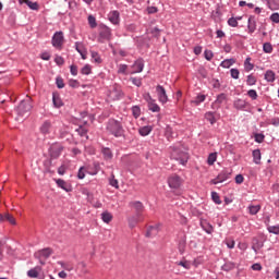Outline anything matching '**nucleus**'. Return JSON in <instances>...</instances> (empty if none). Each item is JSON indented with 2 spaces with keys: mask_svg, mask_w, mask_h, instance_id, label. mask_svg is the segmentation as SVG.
Masks as SVG:
<instances>
[{
  "mask_svg": "<svg viewBox=\"0 0 279 279\" xmlns=\"http://www.w3.org/2000/svg\"><path fill=\"white\" fill-rule=\"evenodd\" d=\"M107 132H109V134H112V136H116V138L125 136V130L123 129V124L114 119L108 121Z\"/></svg>",
  "mask_w": 279,
  "mask_h": 279,
  "instance_id": "1",
  "label": "nucleus"
},
{
  "mask_svg": "<svg viewBox=\"0 0 279 279\" xmlns=\"http://www.w3.org/2000/svg\"><path fill=\"white\" fill-rule=\"evenodd\" d=\"M34 108L32 105V97L26 96V99L22 100L20 105L16 107V113L19 117H25L27 112H29Z\"/></svg>",
  "mask_w": 279,
  "mask_h": 279,
  "instance_id": "2",
  "label": "nucleus"
},
{
  "mask_svg": "<svg viewBox=\"0 0 279 279\" xmlns=\"http://www.w3.org/2000/svg\"><path fill=\"white\" fill-rule=\"evenodd\" d=\"M171 158L178 160L180 165H186L189 162V153L181 150L180 148H173Z\"/></svg>",
  "mask_w": 279,
  "mask_h": 279,
  "instance_id": "3",
  "label": "nucleus"
},
{
  "mask_svg": "<svg viewBox=\"0 0 279 279\" xmlns=\"http://www.w3.org/2000/svg\"><path fill=\"white\" fill-rule=\"evenodd\" d=\"M230 178H232V169H225L217 175V178L210 181V184H221V182H226V180H230Z\"/></svg>",
  "mask_w": 279,
  "mask_h": 279,
  "instance_id": "4",
  "label": "nucleus"
},
{
  "mask_svg": "<svg viewBox=\"0 0 279 279\" xmlns=\"http://www.w3.org/2000/svg\"><path fill=\"white\" fill-rule=\"evenodd\" d=\"M62 45H64V34L62 32L54 33L52 37V46L60 49L62 48Z\"/></svg>",
  "mask_w": 279,
  "mask_h": 279,
  "instance_id": "5",
  "label": "nucleus"
},
{
  "mask_svg": "<svg viewBox=\"0 0 279 279\" xmlns=\"http://www.w3.org/2000/svg\"><path fill=\"white\" fill-rule=\"evenodd\" d=\"M265 239H263V235L255 236L252 239V250L255 252V254H258V250L263 248L265 245Z\"/></svg>",
  "mask_w": 279,
  "mask_h": 279,
  "instance_id": "6",
  "label": "nucleus"
},
{
  "mask_svg": "<svg viewBox=\"0 0 279 279\" xmlns=\"http://www.w3.org/2000/svg\"><path fill=\"white\" fill-rule=\"evenodd\" d=\"M168 184L170 186V189H180V186H182V178H180V175H171L168 179Z\"/></svg>",
  "mask_w": 279,
  "mask_h": 279,
  "instance_id": "7",
  "label": "nucleus"
},
{
  "mask_svg": "<svg viewBox=\"0 0 279 279\" xmlns=\"http://www.w3.org/2000/svg\"><path fill=\"white\" fill-rule=\"evenodd\" d=\"M156 92L158 95V99L161 104H167V101H169V97L167 96V90L165 89V87H162V85H157Z\"/></svg>",
  "mask_w": 279,
  "mask_h": 279,
  "instance_id": "8",
  "label": "nucleus"
},
{
  "mask_svg": "<svg viewBox=\"0 0 279 279\" xmlns=\"http://www.w3.org/2000/svg\"><path fill=\"white\" fill-rule=\"evenodd\" d=\"M110 36H112L110 27L101 26L99 32V43H104V40H110Z\"/></svg>",
  "mask_w": 279,
  "mask_h": 279,
  "instance_id": "9",
  "label": "nucleus"
},
{
  "mask_svg": "<svg viewBox=\"0 0 279 279\" xmlns=\"http://www.w3.org/2000/svg\"><path fill=\"white\" fill-rule=\"evenodd\" d=\"M56 184L57 186H59V189H62L63 191H65V193H71V191H73V187L71 186V184L66 183V181L62 179H57Z\"/></svg>",
  "mask_w": 279,
  "mask_h": 279,
  "instance_id": "10",
  "label": "nucleus"
},
{
  "mask_svg": "<svg viewBox=\"0 0 279 279\" xmlns=\"http://www.w3.org/2000/svg\"><path fill=\"white\" fill-rule=\"evenodd\" d=\"M140 221H143V216H138V214H135L134 216L128 218L130 228H136Z\"/></svg>",
  "mask_w": 279,
  "mask_h": 279,
  "instance_id": "11",
  "label": "nucleus"
},
{
  "mask_svg": "<svg viewBox=\"0 0 279 279\" xmlns=\"http://www.w3.org/2000/svg\"><path fill=\"white\" fill-rule=\"evenodd\" d=\"M130 206L134 207L135 215L143 216V211L145 210V206L140 201L131 202Z\"/></svg>",
  "mask_w": 279,
  "mask_h": 279,
  "instance_id": "12",
  "label": "nucleus"
},
{
  "mask_svg": "<svg viewBox=\"0 0 279 279\" xmlns=\"http://www.w3.org/2000/svg\"><path fill=\"white\" fill-rule=\"evenodd\" d=\"M53 254V250L51 247H46L40 250L38 253H35V258H40L43 256L44 258H49Z\"/></svg>",
  "mask_w": 279,
  "mask_h": 279,
  "instance_id": "13",
  "label": "nucleus"
},
{
  "mask_svg": "<svg viewBox=\"0 0 279 279\" xmlns=\"http://www.w3.org/2000/svg\"><path fill=\"white\" fill-rule=\"evenodd\" d=\"M158 232H160V227L158 225L156 226H149L145 236L147 239H151V236H156L158 234Z\"/></svg>",
  "mask_w": 279,
  "mask_h": 279,
  "instance_id": "14",
  "label": "nucleus"
},
{
  "mask_svg": "<svg viewBox=\"0 0 279 279\" xmlns=\"http://www.w3.org/2000/svg\"><path fill=\"white\" fill-rule=\"evenodd\" d=\"M201 227L207 234H213V232H215V228L206 219H201Z\"/></svg>",
  "mask_w": 279,
  "mask_h": 279,
  "instance_id": "15",
  "label": "nucleus"
},
{
  "mask_svg": "<svg viewBox=\"0 0 279 279\" xmlns=\"http://www.w3.org/2000/svg\"><path fill=\"white\" fill-rule=\"evenodd\" d=\"M247 29L248 34H254L256 32V17L251 15L247 21Z\"/></svg>",
  "mask_w": 279,
  "mask_h": 279,
  "instance_id": "16",
  "label": "nucleus"
},
{
  "mask_svg": "<svg viewBox=\"0 0 279 279\" xmlns=\"http://www.w3.org/2000/svg\"><path fill=\"white\" fill-rule=\"evenodd\" d=\"M52 104H53L54 108H62V106H64L62 98H60V94H58V93L52 94Z\"/></svg>",
  "mask_w": 279,
  "mask_h": 279,
  "instance_id": "17",
  "label": "nucleus"
},
{
  "mask_svg": "<svg viewBox=\"0 0 279 279\" xmlns=\"http://www.w3.org/2000/svg\"><path fill=\"white\" fill-rule=\"evenodd\" d=\"M132 68L134 70V73H143V69H145V63L143 59H138L137 61H135Z\"/></svg>",
  "mask_w": 279,
  "mask_h": 279,
  "instance_id": "18",
  "label": "nucleus"
},
{
  "mask_svg": "<svg viewBox=\"0 0 279 279\" xmlns=\"http://www.w3.org/2000/svg\"><path fill=\"white\" fill-rule=\"evenodd\" d=\"M233 107L236 109V110H245V108H247V101L239 98L236 99L234 102H233Z\"/></svg>",
  "mask_w": 279,
  "mask_h": 279,
  "instance_id": "19",
  "label": "nucleus"
},
{
  "mask_svg": "<svg viewBox=\"0 0 279 279\" xmlns=\"http://www.w3.org/2000/svg\"><path fill=\"white\" fill-rule=\"evenodd\" d=\"M119 11H112L109 13V21L110 23H112L113 25H119Z\"/></svg>",
  "mask_w": 279,
  "mask_h": 279,
  "instance_id": "20",
  "label": "nucleus"
},
{
  "mask_svg": "<svg viewBox=\"0 0 279 279\" xmlns=\"http://www.w3.org/2000/svg\"><path fill=\"white\" fill-rule=\"evenodd\" d=\"M221 104H228V95L221 93L217 96L215 106H221Z\"/></svg>",
  "mask_w": 279,
  "mask_h": 279,
  "instance_id": "21",
  "label": "nucleus"
},
{
  "mask_svg": "<svg viewBox=\"0 0 279 279\" xmlns=\"http://www.w3.org/2000/svg\"><path fill=\"white\" fill-rule=\"evenodd\" d=\"M185 250H186V234H183V236L179 241V252H180V254H184Z\"/></svg>",
  "mask_w": 279,
  "mask_h": 279,
  "instance_id": "22",
  "label": "nucleus"
},
{
  "mask_svg": "<svg viewBox=\"0 0 279 279\" xmlns=\"http://www.w3.org/2000/svg\"><path fill=\"white\" fill-rule=\"evenodd\" d=\"M101 154L105 158V160H112V150L109 147H102Z\"/></svg>",
  "mask_w": 279,
  "mask_h": 279,
  "instance_id": "23",
  "label": "nucleus"
},
{
  "mask_svg": "<svg viewBox=\"0 0 279 279\" xmlns=\"http://www.w3.org/2000/svg\"><path fill=\"white\" fill-rule=\"evenodd\" d=\"M151 130H154V128L146 125V126L140 128L138 132L141 136H149V134L151 133Z\"/></svg>",
  "mask_w": 279,
  "mask_h": 279,
  "instance_id": "24",
  "label": "nucleus"
},
{
  "mask_svg": "<svg viewBox=\"0 0 279 279\" xmlns=\"http://www.w3.org/2000/svg\"><path fill=\"white\" fill-rule=\"evenodd\" d=\"M265 80L266 82H276V72H274L272 70L266 71Z\"/></svg>",
  "mask_w": 279,
  "mask_h": 279,
  "instance_id": "25",
  "label": "nucleus"
},
{
  "mask_svg": "<svg viewBox=\"0 0 279 279\" xmlns=\"http://www.w3.org/2000/svg\"><path fill=\"white\" fill-rule=\"evenodd\" d=\"M236 267V264L232 262H227L221 266L222 271H232Z\"/></svg>",
  "mask_w": 279,
  "mask_h": 279,
  "instance_id": "26",
  "label": "nucleus"
},
{
  "mask_svg": "<svg viewBox=\"0 0 279 279\" xmlns=\"http://www.w3.org/2000/svg\"><path fill=\"white\" fill-rule=\"evenodd\" d=\"M49 130H51V122L45 121L40 128L41 134H49Z\"/></svg>",
  "mask_w": 279,
  "mask_h": 279,
  "instance_id": "27",
  "label": "nucleus"
},
{
  "mask_svg": "<svg viewBox=\"0 0 279 279\" xmlns=\"http://www.w3.org/2000/svg\"><path fill=\"white\" fill-rule=\"evenodd\" d=\"M234 62H236V60L226 59L220 63V66H222V69H230L232 66V64H234Z\"/></svg>",
  "mask_w": 279,
  "mask_h": 279,
  "instance_id": "28",
  "label": "nucleus"
},
{
  "mask_svg": "<svg viewBox=\"0 0 279 279\" xmlns=\"http://www.w3.org/2000/svg\"><path fill=\"white\" fill-rule=\"evenodd\" d=\"M260 149H255L253 150V161L255 162V165H260Z\"/></svg>",
  "mask_w": 279,
  "mask_h": 279,
  "instance_id": "29",
  "label": "nucleus"
},
{
  "mask_svg": "<svg viewBox=\"0 0 279 279\" xmlns=\"http://www.w3.org/2000/svg\"><path fill=\"white\" fill-rule=\"evenodd\" d=\"M251 62H252V58L247 57L244 61V71L250 72L254 69V64Z\"/></svg>",
  "mask_w": 279,
  "mask_h": 279,
  "instance_id": "30",
  "label": "nucleus"
},
{
  "mask_svg": "<svg viewBox=\"0 0 279 279\" xmlns=\"http://www.w3.org/2000/svg\"><path fill=\"white\" fill-rule=\"evenodd\" d=\"M101 219L105 223H110V221H112V214H110L109 211H104L101 214Z\"/></svg>",
  "mask_w": 279,
  "mask_h": 279,
  "instance_id": "31",
  "label": "nucleus"
},
{
  "mask_svg": "<svg viewBox=\"0 0 279 279\" xmlns=\"http://www.w3.org/2000/svg\"><path fill=\"white\" fill-rule=\"evenodd\" d=\"M24 3L31 9V10H39L40 5L38 2H33L32 0H25Z\"/></svg>",
  "mask_w": 279,
  "mask_h": 279,
  "instance_id": "32",
  "label": "nucleus"
},
{
  "mask_svg": "<svg viewBox=\"0 0 279 279\" xmlns=\"http://www.w3.org/2000/svg\"><path fill=\"white\" fill-rule=\"evenodd\" d=\"M148 110L151 112H160V106H158L155 101H149Z\"/></svg>",
  "mask_w": 279,
  "mask_h": 279,
  "instance_id": "33",
  "label": "nucleus"
},
{
  "mask_svg": "<svg viewBox=\"0 0 279 279\" xmlns=\"http://www.w3.org/2000/svg\"><path fill=\"white\" fill-rule=\"evenodd\" d=\"M82 75H90L93 73V68L90 64H85L81 70Z\"/></svg>",
  "mask_w": 279,
  "mask_h": 279,
  "instance_id": "34",
  "label": "nucleus"
},
{
  "mask_svg": "<svg viewBox=\"0 0 279 279\" xmlns=\"http://www.w3.org/2000/svg\"><path fill=\"white\" fill-rule=\"evenodd\" d=\"M76 132L80 136H86V138H88V130L82 125H80L77 129H76Z\"/></svg>",
  "mask_w": 279,
  "mask_h": 279,
  "instance_id": "35",
  "label": "nucleus"
},
{
  "mask_svg": "<svg viewBox=\"0 0 279 279\" xmlns=\"http://www.w3.org/2000/svg\"><path fill=\"white\" fill-rule=\"evenodd\" d=\"M263 51L264 53H271L274 51V46H271V43H265L263 45Z\"/></svg>",
  "mask_w": 279,
  "mask_h": 279,
  "instance_id": "36",
  "label": "nucleus"
},
{
  "mask_svg": "<svg viewBox=\"0 0 279 279\" xmlns=\"http://www.w3.org/2000/svg\"><path fill=\"white\" fill-rule=\"evenodd\" d=\"M205 119L210 122L211 125H215L217 123V120L215 119V114L213 112L205 113Z\"/></svg>",
  "mask_w": 279,
  "mask_h": 279,
  "instance_id": "37",
  "label": "nucleus"
},
{
  "mask_svg": "<svg viewBox=\"0 0 279 279\" xmlns=\"http://www.w3.org/2000/svg\"><path fill=\"white\" fill-rule=\"evenodd\" d=\"M92 58L96 62V64H101L102 60L101 57L99 56V52L97 51H92Z\"/></svg>",
  "mask_w": 279,
  "mask_h": 279,
  "instance_id": "38",
  "label": "nucleus"
},
{
  "mask_svg": "<svg viewBox=\"0 0 279 279\" xmlns=\"http://www.w3.org/2000/svg\"><path fill=\"white\" fill-rule=\"evenodd\" d=\"M250 215H258V211L260 210V205H251L248 207Z\"/></svg>",
  "mask_w": 279,
  "mask_h": 279,
  "instance_id": "39",
  "label": "nucleus"
},
{
  "mask_svg": "<svg viewBox=\"0 0 279 279\" xmlns=\"http://www.w3.org/2000/svg\"><path fill=\"white\" fill-rule=\"evenodd\" d=\"M203 101H206V95H198L192 104H195V106H199Z\"/></svg>",
  "mask_w": 279,
  "mask_h": 279,
  "instance_id": "40",
  "label": "nucleus"
},
{
  "mask_svg": "<svg viewBox=\"0 0 279 279\" xmlns=\"http://www.w3.org/2000/svg\"><path fill=\"white\" fill-rule=\"evenodd\" d=\"M111 95L113 96V99H121L123 97V92L120 89L114 88L111 92Z\"/></svg>",
  "mask_w": 279,
  "mask_h": 279,
  "instance_id": "41",
  "label": "nucleus"
},
{
  "mask_svg": "<svg viewBox=\"0 0 279 279\" xmlns=\"http://www.w3.org/2000/svg\"><path fill=\"white\" fill-rule=\"evenodd\" d=\"M256 82H257L256 76H254L253 74H250L246 78L247 86H254Z\"/></svg>",
  "mask_w": 279,
  "mask_h": 279,
  "instance_id": "42",
  "label": "nucleus"
},
{
  "mask_svg": "<svg viewBox=\"0 0 279 279\" xmlns=\"http://www.w3.org/2000/svg\"><path fill=\"white\" fill-rule=\"evenodd\" d=\"M207 162L208 165H215V162H217V153H210Z\"/></svg>",
  "mask_w": 279,
  "mask_h": 279,
  "instance_id": "43",
  "label": "nucleus"
},
{
  "mask_svg": "<svg viewBox=\"0 0 279 279\" xmlns=\"http://www.w3.org/2000/svg\"><path fill=\"white\" fill-rule=\"evenodd\" d=\"M4 221H9V223H11V226H16V219H14V216H12L10 214L4 215Z\"/></svg>",
  "mask_w": 279,
  "mask_h": 279,
  "instance_id": "44",
  "label": "nucleus"
},
{
  "mask_svg": "<svg viewBox=\"0 0 279 279\" xmlns=\"http://www.w3.org/2000/svg\"><path fill=\"white\" fill-rule=\"evenodd\" d=\"M132 112H133V117L135 119H138L141 117V107L138 106H133L132 107Z\"/></svg>",
  "mask_w": 279,
  "mask_h": 279,
  "instance_id": "45",
  "label": "nucleus"
},
{
  "mask_svg": "<svg viewBox=\"0 0 279 279\" xmlns=\"http://www.w3.org/2000/svg\"><path fill=\"white\" fill-rule=\"evenodd\" d=\"M247 96L251 97L253 101H256V99H258V93H256V89H250L247 92Z\"/></svg>",
  "mask_w": 279,
  "mask_h": 279,
  "instance_id": "46",
  "label": "nucleus"
},
{
  "mask_svg": "<svg viewBox=\"0 0 279 279\" xmlns=\"http://www.w3.org/2000/svg\"><path fill=\"white\" fill-rule=\"evenodd\" d=\"M109 184L114 189H119V181L114 179V174H111V178L109 179Z\"/></svg>",
  "mask_w": 279,
  "mask_h": 279,
  "instance_id": "47",
  "label": "nucleus"
},
{
  "mask_svg": "<svg viewBox=\"0 0 279 279\" xmlns=\"http://www.w3.org/2000/svg\"><path fill=\"white\" fill-rule=\"evenodd\" d=\"M88 23H89V26L92 27V29H95V27H97V20L95 19V16L89 15Z\"/></svg>",
  "mask_w": 279,
  "mask_h": 279,
  "instance_id": "48",
  "label": "nucleus"
},
{
  "mask_svg": "<svg viewBox=\"0 0 279 279\" xmlns=\"http://www.w3.org/2000/svg\"><path fill=\"white\" fill-rule=\"evenodd\" d=\"M118 73L122 75H128V64H120Z\"/></svg>",
  "mask_w": 279,
  "mask_h": 279,
  "instance_id": "49",
  "label": "nucleus"
},
{
  "mask_svg": "<svg viewBox=\"0 0 279 279\" xmlns=\"http://www.w3.org/2000/svg\"><path fill=\"white\" fill-rule=\"evenodd\" d=\"M211 199L215 204H221V198L217 192H211Z\"/></svg>",
  "mask_w": 279,
  "mask_h": 279,
  "instance_id": "50",
  "label": "nucleus"
},
{
  "mask_svg": "<svg viewBox=\"0 0 279 279\" xmlns=\"http://www.w3.org/2000/svg\"><path fill=\"white\" fill-rule=\"evenodd\" d=\"M27 277L28 278H38V270L36 268H33L27 271Z\"/></svg>",
  "mask_w": 279,
  "mask_h": 279,
  "instance_id": "51",
  "label": "nucleus"
},
{
  "mask_svg": "<svg viewBox=\"0 0 279 279\" xmlns=\"http://www.w3.org/2000/svg\"><path fill=\"white\" fill-rule=\"evenodd\" d=\"M69 86L71 88H80V81L71 78L69 81Z\"/></svg>",
  "mask_w": 279,
  "mask_h": 279,
  "instance_id": "52",
  "label": "nucleus"
},
{
  "mask_svg": "<svg viewBox=\"0 0 279 279\" xmlns=\"http://www.w3.org/2000/svg\"><path fill=\"white\" fill-rule=\"evenodd\" d=\"M228 25H230V27H239V21H236L235 17H230L228 20Z\"/></svg>",
  "mask_w": 279,
  "mask_h": 279,
  "instance_id": "53",
  "label": "nucleus"
},
{
  "mask_svg": "<svg viewBox=\"0 0 279 279\" xmlns=\"http://www.w3.org/2000/svg\"><path fill=\"white\" fill-rule=\"evenodd\" d=\"M56 84L58 88H64V80L60 76L56 78Z\"/></svg>",
  "mask_w": 279,
  "mask_h": 279,
  "instance_id": "54",
  "label": "nucleus"
},
{
  "mask_svg": "<svg viewBox=\"0 0 279 279\" xmlns=\"http://www.w3.org/2000/svg\"><path fill=\"white\" fill-rule=\"evenodd\" d=\"M61 151L62 150L60 148L59 149H51L50 150V157L51 158H58L60 156Z\"/></svg>",
  "mask_w": 279,
  "mask_h": 279,
  "instance_id": "55",
  "label": "nucleus"
},
{
  "mask_svg": "<svg viewBox=\"0 0 279 279\" xmlns=\"http://www.w3.org/2000/svg\"><path fill=\"white\" fill-rule=\"evenodd\" d=\"M230 73L233 80H239V75H240L239 69H231Z\"/></svg>",
  "mask_w": 279,
  "mask_h": 279,
  "instance_id": "56",
  "label": "nucleus"
},
{
  "mask_svg": "<svg viewBox=\"0 0 279 279\" xmlns=\"http://www.w3.org/2000/svg\"><path fill=\"white\" fill-rule=\"evenodd\" d=\"M166 136L169 141V138H173V129H171V126H167L166 128Z\"/></svg>",
  "mask_w": 279,
  "mask_h": 279,
  "instance_id": "57",
  "label": "nucleus"
},
{
  "mask_svg": "<svg viewBox=\"0 0 279 279\" xmlns=\"http://www.w3.org/2000/svg\"><path fill=\"white\" fill-rule=\"evenodd\" d=\"M265 141V135L263 133H256L255 134V142L256 143H263Z\"/></svg>",
  "mask_w": 279,
  "mask_h": 279,
  "instance_id": "58",
  "label": "nucleus"
},
{
  "mask_svg": "<svg viewBox=\"0 0 279 279\" xmlns=\"http://www.w3.org/2000/svg\"><path fill=\"white\" fill-rule=\"evenodd\" d=\"M268 232H270L271 234H278L279 233V226L268 227Z\"/></svg>",
  "mask_w": 279,
  "mask_h": 279,
  "instance_id": "59",
  "label": "nucleus"
},
{
  "mask_svg": "<svg viewBox=\"0 0 279 279\" xmlns=\"http://www.w3.org/2000/svg\"><path fill=\"white\" fill-rule=\"evenodd\" d=\"M131 82L132 84H134V86H137V87H141L143 85V82L141 81V78L131 77Z\"/></svg>",
  "mask_w": 279,
  "mask_h": 279,
  "instance_id": "60",
  "label": "nucleus"
},
{
  "mask_svg": "<svg viewBox=\"0 0 279 279\" xmlns=\"http://www.w3.org/2000/svg\"><path fill=\"white\" fill-rule=\"evenodd\" d=\"M54 62H56V64H58V66H62V64H64V58L57 56L54 58Z\"/></svg>",
  "mask_w": 279,
  "mask_h": 279,
  "instance_id": "61",
  "label": "nucleus"
},
{
  "mask_svg": "<svg viewBox=\"0 0 279 279\" xmlns=\"http://www.w3.org/2000/svg\"><path fill=\"white\" fill-rule=\"evenodd\" d=\"M204 56H205V59L210 61V60H213L215 54L210 50H205Z\"/></svg>",
  "mask_w": 279,
  "mask_h": 279,
  "instance_id": "62",
  "label": "nucleus"
},
{
  "mask_svg": "<svg viewBox=\"0 0 279 279\" xmlns=\"http://www.w3.org/2000/svg\"><path fill=\"white\" fill-rule=\"evenodd\" d=\"M270 21H271L272 23H279V13H272V14L270 15Z\"/></svg>",
  "mask_w": 279,
  "mask_h": 279,
  "instance_id": "63",
  "label": "nucleus"
},
{
  "mask_svg": "<svg viewBox=\"0 0 279 279\" xmlns=\"http://www.w3.org/2000/svg\"><path fill=\"white\" fill-rule=\"evenodd\" d=\"M270 125L278 126L279 125V118H272L268 120Z\"/></svg>",
  "mask_w": 279,
  "mask_h": 279,
  "instance_id": "64",
  "label": "nucleus"
}]
</instances>
